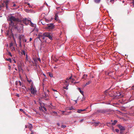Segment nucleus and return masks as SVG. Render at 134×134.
Wrapping results in <instances>:
<instances>
[{
	"label": "nucleus",
	"mask_w": 134,
	"mask_h": 134,
	"mask_svg": "<svg viewBox=\"0 0 134 134\" xmlns=\"http://www.w3.org/2000/svg\"><path fill=\"white\" fill-rule=\"evenodd\" d=\"M32 40V39L31 38H30L29 41H31Z\"/></svg>",
	"instance_id": "nucleus-52"
},
{
	"label": "nucleus",
	"mask_w": 134,
	"mask_h": 134,
	"mask_svg": "<svg viewBox=\"0 0 134 134\" xmlns=\"http://www.w3.org/2000/svg\"><path fill=\"white\" fill-rule=\"evenodd\" d=\"M113 72L112 71H110L107 73V75L111 78H113Z\"/></svg>",
	"instance_id": "nucleus-8"
},
{
	"label": "nucleus",
	"mask_w": 134,
	"mask_h": 134,
	"mask_svg": "<svg viewBox=\"0 0 134 134\" xmlns=\"http://www.w3.org/2000/svg\"><path fill=\"white\" fill-rule=\"evenodd\" d=\"M54 26L53 24H49L47 25L46 29L49 31H51L54 29Z\"/></svg>",
	"instance_id": "nucleus-2"
},
{
	"label": "nucleus",
	"mask_w": 134,
	"mask_h": 134,
	"mask_svg": "<svg viewBox=\"0 0 134 134\" xmlns=\"http://www.w3.org/2000/svg\"><path fill=\"white\" fill-rule=\"evenodd\" d=\"M40 37H39V35H38V37L37 38H36V39H37L38 38H39V39L40 40V41H41V40L40 39Z\"/></svg>",
	"instance_id": "nucleus-39"
},
{
	"label": "nucleus",
	"mask_w": 134,
	"mask_h": 134,
	"mask_svg": "<svg viewBox=\"0 0 134 134\" xmlns=\"http://www.w3.org/2000/svg\"><path fill=\"white\" fill-rule=\"evenodd\" d=\"M11 66H8V69H11Z\"/></svg>",
	"instance_id": "nucleus-50"
},
{
	"label": "nucleus",
	"mask_w": 134,
	"mask_h": 134,
	"mask_svg": "<svg viewBox=\"0 0 134 134\" xmlns=\"http://www.w3.org/2000/svg\"><path fill=\"white\" fill-rule=\"evenodd\" d=\"M19 110L20 111L22 112L24 114H26V112H25V111H24L23 109H20Z\"/></svg>",
	"instance_id": "nucleus-16"
},
{
	"label": "nucleus",
	"mask_w": 134,
	"mask_h": 134,
	"mask_svg": "<svg viewBox=\"0 0 134 134\" xmlns=\"http://www.w3.org/2000/svg\"><path fill=\"white\" fill-rule=\"evenodd\" d=\"M17 96L18 97H19V94H17Z\"/></svg>",
	"instance_id": "nucleus-63"
},
{
	"label": "nucleus",
	"mask_w": 134,
	"mask_h": 134,
	"mask_svg": "<svg viewBox=\"0 0 134 134\" xmlns=\"http://www.w3.org/2000/svg\"><path fill=\"white\" fill-rule=\"evenodd\" d=\"M66 80H69V78H66Z\"/></svg>",
	"instance_id": "nucleus-61"
},
{
	"label": "nucleus",
	"mask_w": 134,
	"mask_h": 134,
	"mask_svg": "<svg viewBox=\"0 0 134 134\" xmlns=\"http://www.w3.org/2000/svg\"><path fill=\"white\" fill-rule=\"evenodd\" d=\"M21 65V64H19L18 65V68L19 70H22Z\"/></svg>",
	"instance_id": "nucleus-12"
},
{
	"label": "nucleus",
	"mask_w": 134,
	"mask_h": 134,
	"mask_svg": "<svg viewBox=\"0 0 134 134\" xmlns=\"http://www.w3.org/2000/svg\"><path fill=\"white\" fill-rule=\"evenodd\" d=\"M57 125L58 126H59V125H60V124H59V123H58L57 124Z\"/></svg>",
	"instance_id": "nucleus-62"
},
{
	"label": "nucleus",
	"mask_w": 134,
	"mask_h": 134,
	"mask_svg": "<svg viewBox=\"0 0 134 134\" xmlns=\"http://www.w3.org/2000/svg\"><path fill=\"white\" fill-rule=\"evenodd\" d=\"M8 55H10V57H12V55L11 54V53L10 52H8Z\"/></svg>",
	"instance_id": "nucleus-27"
},
{
	"label": "nucleus",
	"mask_w": 134,
	"mask_h": 134,
	"mask_svg": "<svg viewBox=\"0 0 134 134\" xmlns=\"http://www.w3.org/2000/svg\"><path fill=\"white\" fill-rule=\"evenodd\" d=\"M30 21H31L30 20L28 19L27 20V23L29 24L30 23Z\"/></svg>",
	"instance_id": "nucleus-35"
},
{
	"label": "nucleus",
	"mask_w": 134,
	"mask_h": 134,
	"mask_svg": "<svg viewBox=\"0 0 134 134\" xmlns=\"http://www.w3.org/2000/svg\"><path fill=\"white\" fill-rule=\"evenodd\" d=\"M37 60L38 61H40V62H41V60H40V58H37Z\"/></svg>",
	"instance_id": "nucleus-45"
},
{
	"label": "nucleus",
	"mask_w": 134,
	"mask_h": 134,
	"mask_svg": "<svg viewBox=\"0 0 134 134\" xmlns=\"http://www.w3.org/2000/svg\"><path fill=\"white\" fill-rule=\"evenodd\" d=\"M13 45V44L12 43H11L10 44V47H11Z\"/></svg>",
	"instance_id": "nucleus-46"
},
{
	"label": "nucleus",
	"mask_w": 134,
	"mask_h": 134,
	"mask_svg": "<svg viewBox=\"0 0 134 134\" xmlns=\"http://www.w3.org/2000/svg\"><path fill=\"white\" fill-rule=\"evenodd\" d=\"M23 22L26 25H27L28 23H27V19L26 18L23 19L22 20Z\"/></svg>",
	"instance_id": "nucleus-10"
},
{
	"label": "nucleus",
	"mask_w": 134,
	"mask_h": 134,
	"mask_svg": "<svg viewBox=\"0 0 134 134\" xmlns=\"http://www.w3.org/2000/svg\"><path fill=\"white\" fill-rule=\"evenodd\" d=\"M79 91L80 92V93L83 95V92L81 90L80 88H79Z\"/></svg>",
	"instance_id": "nucleus-19"
},
{
	"label": "nucleus",
	"mask_w": 134,
	"mask_h": 134,
	"mask_svg": "<svg viewBox=\"0 0 134 134\" xmlns=\"http://www.w3.org/2000/svg\"><path fill=\"white\" fill-rule=\"evenodd\" d=\"M72 76H70V77L69 78V79H72Z\"/></svg>",
	"instance_id": "nucleus-49"
},
{
	"label": "nucleus",
	"mask_w": 134,
	"mask_h": 134,
	"mask_svg": "<svg viewBox=\"0 0 134 134\" xmlns=\"http://www.w3.org/2000/svg\"><path fill=\"white\" fill-rule=\"evenodd\" d=\"M57 19V18L55 16V18H54V19L55 20H56Z\"/></svg>",
	"instance_id": "nucleus-59"
},
{
	"label": "nucleus",
	"mask_w": 134,
	"mask_h": 134,
	"mask_svg": "<svg viewBox=\"0 0 134 134\" xmlns=\"http://www.w3.org/2000/svg\"><path fill=\"white\" fill-rule=\"evenodd\" d=\"M27 81L29 83H30L32 81V80L31 79L29 80L27 78Z\"/></svg>",
	"instance_id": "nucleus-23"
},
{
	"label": "nucleus",
	"mask_w": 134,
	"mask_h": 134,
	"mask_svg": "<svg viewBox=\"0 0 134 134\" xmlns=\"http://www.w3.org/2000/svg\"><path fill=\"white\" fill-rule=\"evenodd\" d=\"M117 122V121L116 120H114V122L112 123H111V124L112 125H114L116 124Z\"/></svg>",
	"instance_id": "nucleus-14"
},
{
	"label": "nucleus",
	"mask_w": 134,
	"mask_h": 134,
	"mask_svg": "<svg viewBox=\"0 0 134 134\" xmlns=\"http://www.w3.org/2000/svg\"><path fill=\"white\" fill-rule=\"evenodd\" d=\"M38 35H39V37H40V38H42V37H43V35H42L41 34H38Z\"/></svg>",
	"instance_id": "nucleus-31"
},
{
	"label": "nucleus",
	"mask_w": 134,
	"mask_h": 134,
	"mask_svg": "<svg viewBox=\"0 0 134 134\" xmlns=\"http://www.w3.org/2000/svg\"><path fill=\"white\" fill-rule=\"evenodd\" d=\"M118 127L120 129V133H122V131L125 129V128L123 126L120 124H119L118 125Z\"/></svg>",
	"instance_id": "nucleus-6"
},
{
	"label": "nucleus",
	"mask_w": 134,
	"mask_h": 134,
	"mask_svg": "<svg viewBox=\"0 0 134 134\" xmlns=\"http://www.w3.org/2000/svg\"><path fill=\"white\" fill-rule=\"evenodd\" d=\"M83 120V119H82L81 120H80V122H82Z\"/></svg>",
	"instance_id": "nucleus-47"
},
{
	"label": "nucleus",
	"mask_w": 134,
	"mask_h": 134,
	"mask_svg": "<svg viewBox=\"0 0 134 134\" xmlns=\"http://www.w3.org/2000/svg\"><path fill=\"white\" fill-rule=\"evenodd\" d=\"M45 20L47 22L48 21V20L47 19H45Z\"/></svg>",
	"instance_id": "nucleus-57"
},
{
	"label": "nucleus",
	"mask_w": 134,
	"mask_h": 134,
	"mask_svg": "<svg viewBox=\"0 0 134 134\" xmlns=\"http://www.w3.org/2000/svg\"><path fill=\"white\" fill-rule=\"evenodd\" d=\"M107 112V111L105 110H98L97 111V113H101L104 114Z\"/></svg>",
	"instance_id": "nucleus-9"
},
{
	"label": "nucleus",
	"mask_w": 134,
	"mask_h": 134,
	"mask_svg": "<svg viewBox=\"0 0 134 134\" xmlns=\"http://www.w3.org/2000/svg\"><path fill=\"white\" fill-rule=\"evenodd\" d=\"M50 33L48 32H44L43 33V35L47 37L51 40H52V36L51 35Z\"/></svg>",
	"instance_id": "nucleus-4"
},
{
	"label": "nucleus",
	"mask_w": 134,
	"mask_h": 134,
	"mask_svg": "<svg viewBox=\"0 0 134 134\" xmlns=\"http://www.w3.org/2000/svg\"><path fill=\"white\" fill-rule=\"evenodd\" d=\"M79 81L77 82H73V84H75L76 83H79Z\"/></svg>",
	"instance_id": "nucleus-40"
},
{
	"label": "nucleus",
	"mask_w": 134,
	"mask_h": 134,
	"mask_svg": "<svg viewBox=\"0 0 134 134\" xmlns=\"http://www.w3.org/2000/svg\"><path fill=\"white\" fill-rule=\"evenodd\" d=\"M31 26L35 27L36 26V25L35 24H33L31 21H30V23L29 24Z\"/></svg>",
	"instance_id": "nucleus-11"
},
{
	"label": "nucleus",
	"mask_w": 134,
	"mask_h": 134,
	"mask_svg": "<svg viewBox=\"0 0 134 134\" xmlns=\"http://www.w3.org/2000/svg\"><path fill=\"white\" fill-rule=\"evenodd\" d=\"M69 85V84L68 83H67V84H66L65 85L66 86V87H63V88L64 89H66V90H68V86Z\"/></svg>",
	"instance_id": "nucleus-13"
},
{
	"label": "nucleus",
	"mask_w": 134,
	"mask_h": 134,
	"mask_svg": "<svg viewBox=\"0 0 134 134\" xmlns=\"http://www.w3.org/2000/svg\"><path fill=\"white\" fill-rule=\"evenodd\" d=\"M91 83V82L90 81H88V82H87V83H86V85H85V86H86L87 85H89L90 83Z\"/></svg>",
	"instance_id": "nucleus-24"
},
{
	"label": "nucleus",
	"mask_w": 134,
	"mask_h": 134,
	"mask_svg": "<svg viewBox=\"0 0 134 134\" xmlns=\"http://www.w3.org/2000/svg\"><path fill=\"white\" fill-rule=\"evenodd\" d=\"M22 37V36L21 35H20L19 36V41H21Z\"/></svg>",
	"instance_id": "nucleus-28"
},
{
	"label": "nucleus",
	"mask_w": 134,
	"mask_h": 134,
	"mask_svg": "<svg viewBox=\"0 0 134 134\" xmlns=\"http://www.w3.org/2000/svg\"><path fill=\"white\" fill-rule=\"evenodd\" d=\"M34 30H36L37 32L38 31V29H36V27H35V29H34Z\"/></svg>",
	"instance_id": "nucleus-43"
},
{
	"label": "nucleus",
	"mask_w": 134,
	"mask_h": 134,
	"mask_svg": "<svg viewBox=\"0 0 134 134\" xmlns=\"http://www.w3.org/2000/svg\"><path fill=\"white\" fill-rule=\"evenodd\" d=\"M110 124L111 123L110 122L107 123L106 124V125H107L108 126H110Z\"/></svg>",
	"instance_id": "nucleus-26"
},
{
	"label": "nucleus",
	"mask_w": 134,
	"mask_h": 134,
	"mask_svg": "<svg viewBox=\"0 0 134 134\" xmlns=\"http://www.w3.org/2000/svg\"><path fill=\"white\" fill-rule=\"evenodd\" d=\"M11 31H12V30H11ZM7 35L9 37H13V33L11 31H8L7 33Z\"/></svg>",
	"instance_id": "nucleus-7"
},
{
	"label": "nucleus",
	"mask_w": 134,
	"mask_h": 134,
	"mask_svg": "<svg viewBox=\"0 0 134 134\" xmlns=\"http://www.w3.org/2000/svg\"><path fill=\"white\" fill-rule=\"evenodd\" d=\"M19 83L20 85L21 86V82H20V81H19Z\"/></svg>",
	"instance_id": "nucleus-42"
},
{
	"label": "nucleus",
	"mask_w": 134,
	"mask_h": 134,
	"mask_svg": "<svg viewBox=\"0 0 134 134\" xmlns=\"http://www.w3.org/2000/svg\"><path fill=\"white\" fill-rule=\"evenodd\" d=\"M61 127L63 128H65L66 127V126L65 125H62L61 126Z\"/></svg>",
	"instance_id": "nucleus-29"
},
{
	"label": "nucleus",
	"mask_w": 134,
	"mask_h": 134,
	"mask_svg": "<svg viewBox=\"0 0 134 134\" xmlns=\"http://www.w3.org/2000/svg\"><path fill=\"white\" fill-rule=\"evenodd\" d=\"M34 132L32 131H31V133L30 134H34Z\"/></svg>",
	"instance_id": "nucleus-44"
},
{
	"label": "nucleus",
	"mask_w": 134,
	"mask_h": 134,
	"mask_svg": "<svg viewBox=\"0 0 134 134\" xmlns=\"http://www.w3.org/2000/svg\"><path fill=\"white\" fill-rule=\"evenodd\" d=\"M42 46V44H41V45H40V50H41L42 49V47H41Z\"/></svg>",
	"instance_id": "nucleus-48"
},
{
	"label": "nucleus",
	"mask_w": 134,
	"mask_h": 134,
	"mask_svg": "<svg viewBox=\"0 0 134 134\" xmlns=\"http://www.w3.org/2000/svg\"><path fill=\"white\" fill-rule=\"evenodd\" d=\"M53 113H54V114H56V113H57V112H56L55 111H53Z\"/></svg>",
	"instance_id": "nucleus-51"
},
{
	"label": "nucleus",
	"mask_w": 134,
	"mask_h": 134,
	"mask_svg": "<svg viewBox=\"0 0 134 134\" xmlns=\"http://www.w3.org/2000/svg\"><path fill=\"white\" fill-rule=\"evenodd\" d=\"M85 110H86L85 109H82V111H85Z\"/></svg>",
	"instance_id": "nucleus-60"
},
{
	"label": "nucleus",
	"mask_w": 134,
	"mask_h": 134,
	"mask_svg": "<svg viewBox=\"0 0 134 134\" xmlns=\"http://www.w3.org/2000/svg\"><path fill=\"white\" fill-rule=\"evenodd\" d=\"M21 53L22 54H24V55H25V52L24 50H22Z\"/></svg>",
	"instance_id": "nucleus-20"
},
{
	"label": "nucleus",
	"mask_w": 134,
	"mask_h": 134,
	"mask_svg": "<svg viewBox=\"0 0 134 134\" xmlns=\"http://www.w3.org/2000/svg\"><path fill=\"white\" fill-rule=\"evenodd\" d=\"M44 36H43V37H42V38L43 39H44V37H43Z\"/></svg>",
	"instance_id": "nucleus-54"
},
{
	"label": "nucleus",
	"mask_w": 134,
	"mask_h": 134,
	"mask_svg": "<svg viewBox=\"0 0 134 134\" xmlns=\"http://www.w3.org/2000/svg\"><path fill=\"white\" fill-rule=\"evenodd\" d=\"M87 75H84L82 77V79L83 78L85 79L87 77Z\"/></svg>",
	"instance_id": "nucleus-22"
},
{
	"label": "nucleus",
	"mask_w": 134,
	"mask_h": 134,
	"mask_svg": "<svg viewBox=\"0 0 134 134\" xmlns=\"http://www.w3.org/2000/svg\"><path fill=\"white\" fill-rule=\"evenodd\" d=\"M6 60L7 61H9V62L10 63L12 62V60L10 58H8V59H6Z\"/></svg>",
	"instance_id": "nucleus-21"
},
{
	"label": "nucleus",
	"mask_w": 134,
	"mask_h": 134,
	"mask_svg": "<svg viewBox=\"0 0 134 134\" xmlns=\"http://www.w3.org/2000/svg\"><path fill=\"white\" fill-rule=\"evenodd\" d=\"M41 108L42 109H43L45 111H47V109H46V108L45 107H44L43 106V107H42Z\"/></svg>",
	"instance_id": "nucleus-30"
},
{
	"label": "nucleus",
	"mask_w": 134,
	"mask_h": 134,
	"mask_svg": "<svg viewBox=\"0 0 134 134\" xmlns=\"http://www.w3.org/2000/svg\"><path fill=\"white\" fill-rule=\"evenodd\" d=\"M73 109V107H71L70 108H69L68 109L69 110H71Z\"/></svg>",
	"instance_id": "nucleus-32"
},
{
	"label": "nucleus",
	"mask_w": 134,
	"mask_h": 134,
	"mask_svg": "<svg viewBox=\"0 0 134 134\" xmlns=\"http://www.w3.org/2000/svg\"><path fill=\"white\" fill-rule=\"evenodd\" d=\"M31 92L32 94H35L36 92V88L32 86L31 87Z\"/></svg>",
	"instance_id": "nucleus-5"
},
{
	"label": "nucleus",
	"mask_w": 134,
	"mask_h": 134,
	"mask_svg": "<svg viewBox=\"0 0 134 134\" xmlns=\"http://www.w3.org/2000/svg\"><path fill=\"white\" fill-rule=\"evenodd\" d=\"M23 41H24L25 42H26L27 40L26 39H23Z\"/></svg>",
	"instance_id": "nucleus-41"
},
{
	"label": "nucleus",
	"mask_w": 134,
	"mask_h": 134,
	"mask_svg": "<svg viewBox=\"0 0 134 134\" xmlns=\"http://www.w3.org/2000/svg\"><path fill=\"white\" fill-rule=\"evenodd\" d=\"M19 46L20 47H21V41H19Z\"/></svg>",
	"instance_id": "nucleus-25"
},
{
	"label": "nucleus",
	"mask_w": 134,
	"mask_h": 134,
	"mask_svg": "<svg viewBox=\"0 0 134 134\" xmlns=\"http://www.w3.org/2000/svg\"><path fill=\"white\" fill-rule=\"evenodd\" d=\"M75 80L74 79H73V78L72 79V81H75Z\"/></svg>",
	"instance_id": "nucleus-58"
},
{
	"label": "nucleus",
	"mask_w": 134,
	"mask_h": 134,
	"mask_svg": "<svg viewBox=\"0 0 134 134\" xmlns=\"http://www.w3.org/2000/svg\"><path fill=\"white\" fill-rule=\"evenodd\" d=\"M82 111V109H79L77 111V112L79 113H81V112Z\"/></svg>",
	"instance_id": "nucleus-17"
},
{
	"label": "nucleus",
	"mask_w": 134,
	"mask_h": 134,
	"mask_svg": "<svg viewBox=\"0 0 134 134\" xmlns=\"http://www.w3.org/2000/svg\"><path fill=\"white\" fill-rule=\"evenodd\" d=\"M96 126L98 124L100 123V122H98L95 123Z\"/></svg>",
	"instance_id": "nucleus-38"
},
{
	"label": "nucleus",
	"mask_w": 134,
	"mask_h": 134,
	"mask_svg": "<svg viewBox=\"0 0 134 134\" xmlns=\"http://www.w3.org/2000/svg\"><path fill=\"white\" fill-rule=\"evenodd\" d=\"M49 75L50 77H53L52 74H51L50 73H49Z\"/></svg>",
	"instance_id": "nucleus-33"
},
{
	"label": "nucleus",
	"mask_w": 134,
	"mask_h": 134,
	"mask_svg": "<svg viewBox=\"0 0 134 134\" xmlns=\"http://www.w3.org/2000/svg\"><path fill=\"white\" fill-rule=\"evenodd\" d=\"M4 3H3L1 4L2 7H4L5 6L6 9H8V4L9 3V1L8 0L5 1H4Z\"/></svg>",
	"instance_id": "nucleus-3"
},
{
	"label": "nucleus",
	"mask_w": 134,
	"mask_h": 134,
	"mask_svg": "<svg viewBox=\"0 0 134 134\" xmlns=\"http://www.w3.org/2000/svg\"><path fill=\"white\" fill-rule=\"evenodd\" d=\"M67 83H68V82H67V81L66 80L65 81V82H64V84L65 85L66 84H67Z\"/></svg>",
	"instance_id": "nucleus-34"
},
{
	"label": "nucleus",
	"mask_w": 134,
	"mask_h": 134,
	"mask_svg": "<svg viewBox=\"0 0 134 134\" xmlns=\"http://www.w3.org/2000/svg\"><path fill=\"white\" fill-rule=\"evenodd\" d=\"M30 128L32 127V126L31 124H30Z\"/></svg>",
	"instance_id": "nucleus-55"
},
{
	"label": "nucleus",
	"mask_w": 134,
	"mask_h": 134,
	"mask_svg": "<svg viewBox=\"0 0 134 134\" xmlns=\"http://www.w3.org/2000/svg\"><path fill=\"white\" fill-rule=\"evenodd\" d=\"M133 1V3L134 4V0H132Z\"/></svg>",
	"instance_id": "nucleus-64"
},
{
	"label": "nucleus",
	"mask_w": 134,
	"mask_h": 134,
	"mask_svg": "<svg viewBox=\"0 0 134 134\" xmlns=\"http://www.w3.org/2000/svg\"><path fill=\"white\" fill-rule=\"evenodd\" d=\"M53 91H56V92H57L56 90H54V89H53Z\"/></svg>",
	"instance_id": "nucleus-53"
},
{
	"label": "nucleus",
	"mask_w": 134,
	"mask_h": 134,
	"mask_svg": "<svg viewBox=\"0 0 134 134\" xmlns=\"http://www.w3.org/2000/svg\"><path fill=\"white\" fill-rule=\"evenodd\" d=\"M110 2L112 3H114V0H110Z\"/></svg>",
	"instance_id": "nucleus-37"
},
{
	"label": "nucleus",
	"mask_w": 134,
	"mask_h": 134,
	"mask_svg": "<svg viewBox=\"0 0 134 134\" xmlns=\"http://www.w3.org/2000/svg\"><path fill=\"white\" fill-rule=\"evenodd\" d=\"M100 0H94V2L96 3H99Z\"/></svg>",
	"instance_id": "nucleus-18"
},
{
	"label": "nucleus",
	"mask_w": 134,
	"mask_h": 134,
	"mask_svg": "<svg viewBox=\"0 0 134 134\" xmlns=\"http://www.w3.org/2000/svg\"><path fill=\"white\" fill-rule=\"evenodd\" d=\"M10 27H12V29L14 28L17 30L19 32H20L23 30V28L22 24H18L19 21V19L13 16L9 17L7 19Z\"/></svg>",
	"instance_id": "nucleus-1"
},
{
	"label": "nucleus",
	"mask_w": 134,
	"mask_h": 134,
	"mask_svg": "<svg viewBox=\"0 0 134 134\" xmlns=\"http://www.w3.org/2000/svg\"><path fill=\"white\" fill-rule=\"evenodd\" d=\"M12 7H16L15 9H18L19 7L18 6L16 5L15 4H13Z\"/></svg>",
	"instance_id": "nucleus-15"
},
{
	"label": "nucleus",
	"mask_w": 134,
	"mask_h": 134,
	"mask_svg": "<svg viewBox=\"0 0 134 134\" xmlns=\"http://www.w3.org/2000/svg\"><path fill=\"white\" fill-rule=\"evenodd\" d=\"M2 7V6H1V5L0 4V10H1V8Z\"/></svg>",
	"instance_id": "nucleus-56"
},
{
	"label": "nucleus",
	"mask_w": 134,
	"mask_h": 134,
	"mask_svg": "<svg viewBox=\"0 0 134 134\" xmlns=\"http://www.w3.org/2000/svg\"><path fill=\"white\" fill-rule=\"evenodd\" d=\"M115 130L116 132H118L119 131V130L118 129H116Z\"/></svg>",
	"instance_id": "nucleus-36"
}]
</instances>
